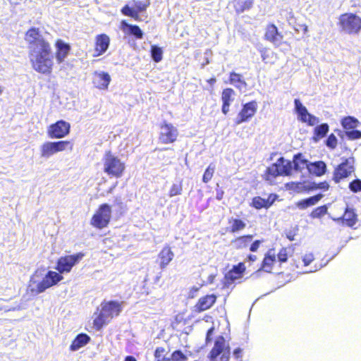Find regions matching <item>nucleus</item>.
I'll use <instances>...</instances> for the list:
<instances>
[{
    "label": "nucleus",
    "instance_id": "nucleus-45",
    "mask_svg": "<svg viewBox=\"0 0 361 361\" xmlns=\"http://www.w3.org/2000/svg\"><path fill=\"white\" fill-rule=\"evenodd\" d=\"M348 189L353 193L361 192V179L355 178L349 182Z\"/></svg>",
    "mask_w": 361,
    "mask_h": 361
},
{
    "label": "nucleus",
    "instance_id": "nucleus-4",
    "mask_svg": "<svg viewBox=\"0 0 361 361\" xmlns=\"http://www.w3.org/2000/svg\"><path fill=\"white\" fill-rule=\"evenodd\" d=\"M126 164L111 150H106L103 157V171L110 177L116 178L123 176Z\"/></svg>",
    "mask_w": 361,
    "mask_h": 361
},
{
    "label": "nucleus",
    "instance_id": "nucleus-22",
    "mask_svg": "<svg viewBox=\"0 0 361 361\" xmlns=\"http://www.w3.org/2000/svg\"><path fill=\"white\" fill-rule=\"evenodd\" d=\"M216 299L215 294H208L200 298L194 306L195 312L200 313L210 309L216 303Z\"/></svg>",
    "mask_w": 361,
    "mask_h": 361
},
{
    "label": "nucleus",
    "instance_id": "nucleus-1",
    "mask_svg": "<svg viewBox=\"0 0 361 361\" xmlns=\"http://www.w3.org/2000/svg\"><path fill=\"white\" fill-rule=\"evenodd\" d=\"M26 36L32 68L39 73L51 75L54 66V54L50 43L40 34L39 28L29 29Z\"/></svg>",
    "mask_w": 361,
    "mask_h": 361
},
{
    "label": "nucleus",
    "instance_id": "nucleus-7",
    "mask_svg": "<svg viewBox=\"0 0 361 361\" xmlns=\"http://www.w3.org/2000/svg\"><path fill=\"white\" fill-rule=\"evenodd\" d=\"M230 354V347L226 345L225 338L219 336L208 354V358L209 361H229Z\"/></svg>",
    "mask_w": 361,
    "mask_h": 361
},
{
    "label": "nucleus",
    "instance_id": "nucleus-44",
    "mask_svg": "<svg viewBox=\"0 0 361 361\" xmlns=\"http://www.w3.org/2000/svg\"><path fill=\"white\" fill-rule=\"evenodd\" d=\"M327 213V207L322 205L314 209L310 213V216L312 219H319L324 216Z\"/></svg>",
    "mask_w": 361,
    "mask_h": 361
},
{
    "label": "nucleus",
    "instance_id": "nucleus-14",
    "mask_svg": "<svg viewBox=\"0 0 361 361\" xmlns=\"http://www.w3.org/2000/svg\"><path fill=\"white\" fill-rule=\"evenodd\" d=\"M264 39L273 44L275 47L284 44L290 48V44L288 42H282L283 39V34L279 32L276 25L274 23H269L265 27Z\"/></svg>",
    "mask_w": 361,
    "mask_h": 361
},
{
    "label": "nucleus",
    "instance_id": "nucleus-30",
    "mask_svg": "<svg viewBox=\"0 0 361 361\" xmlns=\"http://www.w3.org/2000/svg\"><path fill=\"white\" fill-rule=\"evenodd\" d=\"M307 170L310 173L317 177H320L326 173V164L323 161L310 162L307 166Z\"/></svg>",
    "mask_w": 361,
    "mask_h": 361
},
{
    "label": "nucleus",
    "instance_id": "nucleus-46",
    "mask_svg": "<svg viewBox=\"0 0 361 361\" xmlns=\"http://www.w3.org/2000/svg\"><path fill=\"white\" fill-rule=\"evenodd\" d=\"M183 191V185L181 182L173 183L169 191V196L170 197L179 195L182 193Z\"/></svg>",
    "mask_w": 361,
    "mask_h": 361
},
{
    "label": "nucleus",
    "instance_id": "nucleus-12",
    "mask_svg": "<svg viewBox=\"0 0 361 361\" xmlns=\"http://www.w3.org/2000/svg\"><path fill=\"white\" fill-rule=\"evenodd\" d=\"M159 142L164 145L172 144L178 140V130L171 123L164 121L159 126Z\"/></svg>",
    "mask_w": 361,
    "mask_h": 361
},
{
    "label": "nucleus",
    "instance_id": "nucleus-2",
    "mask_svg": "<svg viewBox=\"0 0 361 361\" xmlns=\"http://www.w3.org/2000/svg\"><path fill=\"white\" fill-rule=\"evenodd\" d=\"M293 172L292 162L284 157H279L275 163L267 167L262 177L269 185L277 183L276 178L279 176H290Z\"/></svg>",
    "mask_w": 361,
    "mask_h": 361
},
{
    "label": "nucleus",
    "instance_id": "nucleus-52",
    "mask_svg": "<svg viewBox=\"0 0 361 361\" xmlns=\"http://www.w3.org/2000/svg\"><path fill=\"white\" fill-rule=\"evenodd\" d=\"M348 137L350 140H357L361 138V131L353 129L350 131L346 132Z\"/></svg>",
    "mask_w": 361,
    "mask_h": 361
},
{
    "label": "nucleus",
    "instance_id": "nucleus-59",
    "mask_svg": "<svg viewBox=\"0 0 361 361\" xmlns=\"http://www.w3.org/2000/svg\"><path fill=\"white\" fill-rule=\"evenodd\" d=\"M124 361H137V360L133 356L128 355L125 357Z\"/></svg>",
    "mask_w": 361,
    "mask_h": 361
},
{
    "label": "nucleus",
    "instance_id": "nucleus-19",
    "mask_svg": "<svg viewBox=\"0 0 361 361\" xmlns=\"http://www.w3.org/2000/svg\"><path fill=\"white\" fill-rule=\"evenodd\" d=\"M110 37L105 33L96 35L94 44V57L103 55L109 49Z\"/></svg>",
    "mask_w": 361,
    "mask_h": 361
},
{
    "label": "nucleus",
    "instance_id": "nucleus-23",
    "mask_svg": "<svg viewBox=\"0 0 361 361\" xmlns=\"http://www.w3.org/2000/svg\"><path fill=\"white\" fill-rule=\"evenodd\" d=\"M277 198L278 195L274 193L269 194L267 199H264L260 196H255L252 199L250 205L258 210L263 208L268 209L273 205Z\"/></svg>",
    "mask_w": 361,
    "mask_h": 361
},
{
    "label": "nucleus",
    "instance_id": "nucleus-43",
    "mask_svg": "<svg viewBox=\"0 0 361 361\" xmlns=\"http://www.w3.org/2000/svg\"><path fill=\"white\" fill-rule=\"evenodd\" d=\"M215 166L213 164H210L205 169L202 176V182L204 183H209L213 178L215 172Z\"/></svg>",
    "mask_w": 361,
    "mask_h": 361
},
{
    "label": "nucleus",
    "instance_id": "nucleus-53",
    "mask_svg": "<svg viewBox=\"0 0 361 361\" xmlns=\"http://www.w3.org/2000/svg\"><path fill=\"white\" fill-rule=\"evenodd\" d=\"M214 326H212L211 328H209L207 330V334H206V338H205V343L207 344L211 343V341H212V334L214 333Z\"/></svg>",
    "mask_w": 361,
    "mask_h": 361
},
{
    "label": "nucleus",
    "instance_id": "nucleus-3",
    "mask_svg": "<svg viewBox=\"0 0 361 361\" xmlns=\"http://www.w3.org/2000/svg\"><path fill=\"white\" fill-rule=\"evenodd\" d=\"M122 310V305L118 301L110 300L102 302L101 309L98 313H95L93 325L96 330H101L105 325L114 317L119 315Z\"/></svg>",
    "mask_w": 361,
    "mask_h": 361
},
{
    "label": "nucleus",
    "instance_id": "nucleus-56",
    "mask_svg": "<svg viewBox=\"0 0 361 361\" xmlns=\"http://www.w3.org/2000/svg\"><path fill=\"white\" fill-rule=\"evenodd\" d=\"M224 196V191L221 188H217L216 190V199L218 200H221Z\"/></svg>",
    "mask_w": 361,
    "mask_h": 361
},
{
    "label": "nucleus",
    "instance_id": "nucleus-58",
    "mask_svg": "<svg viewBox=\"0 0 361 361\" xmlns=\"http://www.w3.org/2000/svg\"><path fill=\"white\" fill-rule=\"evenodd\" d=\"M216 81V79L215 77H212L210 78L209 79H208L207 80V82L210 85H213Z\"/></svg>",
    "mask_w": 361,
    "mask_h": 361
},
{
    "label": "nucleus",
    "instance_id": "nucleus-26",
    "mask_svg": "<svg viewBox=\"0 0 361 361\" xmlns=\"http://www.w3.org/2000/svg\"><path fill=\"white\" fill-rule=\"evenodd\" d=\"M92 83L97 89L105 90L108 89L111 82V77L106 72H94L93 74Z\"/></svg>",
    "mask_w": 361,
    "mask_h": 361
},
{
    "label": "nucleus",
    "instance_id": "nucleus-34",
    "mask_svg": "<svg viewBox=\"0 0 361 361\" xmlns=\"http://www.w3.org/2000/svg\"><path fill=\"white\" fill-rule=\"evenodd\" d=\"M228 82L239 90L247 87V82L243 78L242 75L234 71L230 73Z\"/></svg>",
    "mask_w": 361,
    "mask_h": 361
},
{
    "label": "nucleus",
    "instance_id": "nucleus-41",
    "mask_svg": "<svg viewBox=\"0 0 361 361\" xmlns=\"http://www.w3.org/2000/svg\"><path fill=\"white\" fill-rule=\"evenodd\" d=\"M330 188V185L328 181L324 180L319 183L310 182L308 181V192L317 190H321L322 191H327Z\"/></svg>",
    "mask_w": 361,
    "mask_h": 361
},
{
    "label": "nucleus",
    "instance_id": "nucleus-32",
    "mask_svg": "<svg viewBox=\"0 0 361 361\" xmlns=\"http://www.w3.org/2000/svg\"><path fill=\"white\" fill-rule=\"evenodd\" d=\"M322 194H317L314 196L301 200L296 202V206L300 209H305L315 205L322 197Z\"/></svg>",
    "mask_w": 361,
    "mask_h": 361
},
{
    "label": "nucleus",
    "instance_id": "nucleus-51",
    "mask_svg": "<svg viewBox=\"0 0 361 361\" xmlns=\"http://www.w3.org/2000/svg\"><path fill=\"white\" fill-rule=\"evenodd\" d=\"M314 260V257L312 253H306L302 257L303 265L307 267L310 265Z\"/></svg>",
    "mask_w": 361,
    "mask_h": 361
},
{
    "label": "nucleus",
    "instance_id": "nucleus-29",
    "mask_svg": "<svg viewBox=\"0 0 361 361\" xmlns=\"http://www.w3.org/2000/svg\"><path fill=\"white\" fill-rule=\"evenodd\" d=\"M228 227L227 231L231 233H236L243 231L246 228L245 221L240 218L231 217L228 219Z\"/></svg>",
    "mask_w": 361,
    "mask_h": 361
},
{
    "label": "nucleus",
    "instance_id": "nucleus-15",
    "mask_svg": "<svg viewBox=\"0 0 361 361\" xmlns=\"http://www.w3.org/2000/svg\"><path fill=\"white\" fill-rule=\"evenodd\" d=\"M257 111V102L255 100L244 104L235 119V124L240 125L243 123L248 122L255 115Z\"/></svg>",
    "mask_w": 361,
    "mask_h": 361
},
{
    "label": "nucleus",
    "instance_id": "nucleus-5",
    "mask_svg": "<svg viewBox=\"0 0 361 361\" xmlns=\"http://www.w3.org/2000/svg\"><path fill=\"white\" fill-rule=\"evenodd\" d=\"M338 26L348 35H358L361 32V17L353 13H344L338 18Z\"/></svg>",
    "mask_w": 361,
    "mask_h": 361
},
{
    "label": "nucleus",
    "instance_id": "nucleus-18",
    "mask_svg": "<svg viewBox=\"0 0 361 361\" xmlns=\"http://www.w3.org/2000/svg\"><path fill=\"white\" fill-rule=\"evenodd\" d=\"M294 104L298 118L302 122L307 123L309 126H314L318 122L317 118L308 113L306 107L302 105L298 99L294 100Z\"/></svg>",
    "mask_w": 361,
    "mask_h": 361
},
{
    "label": "nucleus",
    "instance_id": "nucleus-61",
    "mask_svg": "<svg viewBox=\"0 0 361 361\" xmlns=\"http://www.w3.org/2000/svg\"><path fill=\"white\" fill-rule=\"evenodd\" d=\"M288 238H289L290 240H293V238L291 237V236H289Z\"/></svg>",
    "mask_w": 361,
    "mask_h": 361
},
{
    "label": "nucleus",
    "instance_id": "nucleus-8",
    "mask_svg": "<svg viewBox=\"0 0 361 361\" xmlns=\"http://www.w3.org/2000/svg\"><path fill=\"white\" fill-rule=\"evenodd\" d=\"M73 142L71 140H59L55 142H46L40 147V155L43 158H49L54 154L65 150L72 151Z\"/></svg>",
    "mask_w": 361,
    "mask_h": 361
},
{
    "label": "nucleus",
    "instance_id": "nucleus-33",
    "mask_svg": "<svg viewBox=\"0 0 361 361\" xmlns=\"http://www.w3.org/2000/svg\"><path fill=\"white\" fill-rule=\"evenodd\" d=\"M286 188L298 193L308 192V181L288 182L285 185Z\"/></svg>",
    "mask_w": 361,
    "mask_h": 361
},
{
    "label": "nucleus",
    "instance_id": "nucleus-28",
    "mask_svg": "<svg viewBox=\"0 0 361 361\" xmlns=\"http://www.w3.org/2000/svg\"><path fill=\"white\" fill-rule=\"evenodd\" d=\"M234 90L231 87L225 88L221 92L222 107L221 111L224 115H226L230 109L231 102L233 101Z\"/></svg>",
    "mask_w": 361,
    "mask_h": 361
},
{
    "label": "nucleus",
    "instance_id": "nucleus-25",
    "mask_svg": "<svg viewBox=\"0 0 361 361\" xmlns=\"http://www.w3.org/2000/svg\"><path fill=\"white\" fill-rule=\"evenodd\" d=\"M56 52L55 56L59 63L64 62L69 54L71 47L69 44L64 42L62 39H58L55 42Z\"/></svg>",
    "mask_w": 361,
    "mask_h": 361
},
{
    "label": "nucleus",
    "instance_id": "nucleus-16",
    "mask_svg": "<svg viewBox=\"0 0 361 361\" xmlns=\"http://www.w3.org/2000/svg\"><path fill=\"white\" fill-rule=\"evenodd\" d=\"M63 276L59 271H49L42 280L37 283L36 292L40 293L62 281Z\"/></svg>",
    "mask_w": 361,
    "mask_h": 361
},
{
    "label": "nucleus",
    "instance_id": "nucleus-55",
    "mask_svg": "<svg viewBox=\"0 0 361 361\" xmlns=\"http://www.w3.org/2000/svg\"><path fill=\"white\" fill-rule=\"evenodd\" d=\"M233 355L235 357V359L240 360L242 357L243 355V349L240 348H237L233 350Z\"/></svg>",
    "mask_w": 361,
    "mask_h": 361
},
{
    "label": "nucleus",
    "instance_id": "nucleus-9",
    "mask_svg": "<svg viewBox=\"0 0 361 361\" xmlns=\"http://www.w3.org/2000/svg\"><path fill=\"white\" fill-rule=\"evenodd\" d=\"M355 171V159L353 157L343 158L342 161L334 170L332 180L335 183H339L341 180L351 176Z\"/></svg>",
    "mask_w": 361,
    "mask_h": 361
},
{
    "label": "nucleus",
    "instance_id": "nucleus-38",
    "mask_svg": "<svg viewBox=\"0 0 361 361\" xmlns=\"http://www.w3.org/2000/svg\"><path fill=\"white\" fill-rule=\"evenodd\" d=\"M329 126L327 123H322L314 129L313 140L314 141H319L322 138L324 137L329 132Z\"/></svg>",
    "mask_w": 361,
    "mask_h": 361
},
{
    "label": "nucleus",
    "instance_id": "nucleus-42",
    "mask_svg": "<svg viewBox=\"0 0 361 361\" xmlns=\"http://www.w3.org/2000/svg\"><path fill=\"white\" fill-rule=\"evenodd\" d=\"M151 57L156 63H159L162 60L163 51L161 48L157 45H152L150 48Z\"/></svg>",
    "mask_w": 361,
    "mask_h": 361
},
{
    "label": "nucleus",
    "instance_id": "nucleus-24",
    "mask_svg": "<svg viewBox=\"0 0 361 361\" xmlns=\"http://www.w3.org/2000/svg\"><path fill=\"white\" fill-rule=\"evenodd\" d=\"M174 253L169 245H164L157 255V262L161 269H164L171 262Z\"/></svg>",
    "mask_w": 361,
    "mask_h": 361
},
{
    "label": "nucleus",
    "instance_id": "nucleus-37",
    "mask_svg": "<svg viewBox=\"0 0 361 361\" xmlns=\"http://www.w3.org/2000/svg\"><path fill=\"white\" fill-rule=\"evenodd\" d=\"M291 162L293 169L296 171H301L305 168L307 169V166L310 164L307 159L302 158L301 153L295 154Z\"/></svg>",
    "mask_w": 361,
    "mask_h": 361
},
{
    "label": "nucleus",
    "instance_id": "nucleus-47",
    "mask_svg": "<svg viewBox=\"0 0 361 361\" xmlns=\"http://www.w3.org/2000/svg\"><path fill=\"white\" fill-rule=\"evenodd\" d=\"M166 352L164 347H157L154 351V357L156 361H170L171 357H166L163 354Z\"/></svg>",
    "mask_w": 361,
    "mask_h": 361
},
{
    "label": "nucleus",
    "instance_id": "nucleus-20",
    "mask_svg": "<svg viewBox=\"0 0 361 361\" xmlns=\"http://www.w3.org/2000/svg\"><path fill=\"white\" fill-rule=\"evenodd\" d=\"M246 267L244 262H239L238 264L233 266L224 276L225 283L227 285L233 283L236 280L240 279L245 272Z\"/></svg>",
    "mask_w": 361,
    "mask_h": 361
},
{
    "label": "nucleus",
    "instance_id": "nucleus-27",
    "mask_svg": "<svg viewBox=\"0 0 361 361\" xmlns=\"http://www.w3.org/2000/svg\"><path fill=\"white\" fill-rule=\"evenodd\" d=\"M276 262V255L274 250H269L264 255L259 268L257 271H264L271 273L274 265Z\"/></svg>",
    "mask_w": 361,
    "mask_h": 361
},
{
    "label": "nucleus",
    "instance_id": "nucleus-35",
    "mask_svg": "<svg viewBox=\"0 0 361 361\" xmlns=\"http://www.w3.org/2000/svg\"><path fill=\"white\" fill-rule=\"evenodd\" d=\"M262 60L265 63L274 64L279 59L278 55L270 49L264 47L259 50Z\"/></svg>",
    "mask_w": 361,
    "mask_h": 361
},
{
    "label": "nucleus",
    "instance_id": "nucleus-48",
    "mask_svg": "<svg viewBox=\"0 0 361 361\" xmlns=\"http://www.w3.org/2000/svg\"><path fill=\"white\" fill-rule=\"evenodd\" d=\"M171 361H187L188 357L180 350H174L171 355Z\"/></svg>",
    "mask_w": 361,
    "mask_h": 361
},
{
    "label": "nucleus",
    "instance_id": "nucleus-36",
    "mask_svg": "<svg viewBox=\"0 0 361 361\" xmlns=\"http://www.w3.org/2000/svg\"><path fill=\"white\" fill-rule=\"evenodd\" d=\"M254 4V0H233V8L239 14L250 10Z\"/></svg>",
    "mask_w": 361,
    "mask_h": 361
},
{
    "label": "nucleus",
    "instance_id": "nucleus-54",
    "mask_svg": "<svg viewBox=\"0 0 361 361\" xmlns=\"http://www.w3.org/2000/svg\"><path fill=\"white\" fill-rule=\"evenodd\" d=\"M296 32L302 31L305 34L308 32V27L305 24H298L294 27Z\"/></svg>",
    "mask_w": 361,
    "mask_h": 361
},
{
    "label": "nucleus",
    "instance_id": "nucleus-13",
    "mask_svg": "<svg viewBox=\"0 0 361 361\" xmlns=\"http://www.w3.org/2000/svg\"><path fill=\"white\" fill-rule=\"evenodd\" d=\"M71 131V124L63 120H59L47 128V135L52 139H61L67 136Z\"/></svg>",
    "mask_w": 361,
    "mask_h": 361
},
{
    "label": "nucleus",
    "instance_id": "nucleus-40",
    "mask_svg": "<svg viewBox=\"0 0 361 361\" xmlns=\"http://www.w3.org/2000/svg\"><path fill=\"white\" fill-rule=\"evenodd\" d=\"M122 25L123 27H128V33L129 35L134 36L136 39H142L143 37V32L138 25L128 24L125 21L122 22Z\"/></svg>",
    "mask_w": 361,
    "mask_h": 361
},
{
    "label": "nucleus",
    "instance_id": "nucleus-6",
    "mask_svg": "<svg viewBox=\"0 0 361 361\" xmlns=\"http://www.w3.org/2000/svg\"><path fill=\"white\" fill-rule=\"evenodd\" d=\"M111 207L107 203L101 204L92 216L90 225L99 230L106 228L111 222Z\"/></svg>",
    "mask_w": 361,
    "mask_h": 361
},
{
    "label": "nucleus",
    "instance_id": "nucleus-17",
    "mask_svg": "<svg viewBox=\"0 0 361 361\" xmlns=\"http://www.w3.org/2000/svg\"><path fill=\"white\" fill-rule=\"evenodd\" d=\"M150 5V1L146 0L145 1H135V8H130L128 5H125L121 8V13L126 16L131 17L135 20H140L139 13L146 11Z\"/></svg>",
    "mask_w": 361,
    "mask_h": 361
},
{
    "label": "nucleus",
    "instance_id": "nucleus-60",
    "mask_svg": "<svg viewBox=\"0 0 361 361\" xmlns=\"http://www.w3.org/2000/svg\"><path fill=\"white\" fill-rule=\"evenodd\" d=\"M3 92V87L0 85V94Z\"/></svg>",
    "mask_w": 361,
    "mask_h": 361
},
{
    "label": "nucleus",
    "instance_id": "nucleus-49",
    "mask_svg": "<svg viewBox=\"0 0 361 361\" xmlns=\"http://www.w3.org/2000/svg\"><path fill=\"white\" fill-rule=\"evenodd\" d=\"M338 145V140L336 137V135L333 133L330 134L326 140V145L331 149H334L337 147Z\"/></svg>",
    "mask_w": 361,
    "mask_h": 361
},
{
    "label": "nucleus",
    "instance_id": "nucleus-50",
    "mask_svg": "<svg viewBox=\"0 0 361 361\" xmlns=\"http://www.w3.org/2000/svg\"><path fill=\"white\" fill-rule=\"evenodd\" d=\"M277 259L279 262L283 263L286 262L288 259L287 249L286 247H282L280 249L277 254Z\"/></svg>",
    "mask_w": 361,
    "mask_h": 361
},
{
    "label": "nucleus",
    "instance_id": "nucleus-39",
    "mask_svg": "<svg viewBox=\"0 0 361 361\" xmlns=\"http://www.w3.org/2000/svg\"><path fill=\"white\" fill-rule=\"evenodd\" d=\"M341 123L345 130H351L358 126L359 121L353 116H348L341 119Z\"/></svg>",
    "mask_w": 361,
    "mask_h": 361
},
{
    "label": "nucleus",
    "instance_id": "nucleus-31",
    "mask_svg": "<svg viewBox=\"0 0 361 361\" xmlns=\"http://www.w3.org/2000/svg\"><path fill=\"white\" fill-rule=\"evenodd\" d=\"M90 341V337L87 334L84 333L79 334L71 342L70 350L72 351L78 350L87 345Z\"/></svg>",
    "mask_w": 361,
    "mask_h": 361
},
{
    "label": "nucleus",
    "instance_id": "nucleus-10",
    "mask_svg": "<svg viewBox=\"0 0 361 361\" xmlns=\"http://www.w3.org/2000/svg\"><path fill=\"white\" fill-rule=\"evenodd\" d=\"M84 256L85 254L81 252L61 256L57 259L55 269L61 274L70 273L73 267L77 265Z\"/></svg>",
    "mask_w": 361,
    "mask_h": 361
},
{
    "label": "nucleus",
    "instance_id": "nucleus-57",
    "mask_svg": "<svg viewBox=\"0 0 361 361\" xmlns=\"http://www.w3.org/2000/svg\"><path fill=\"white\" fill-rule=\"evenodd\" d=\"M257 260V255H253V254L247 255L246 258H245V261L246 262H256Z\"/></svg>",
    "mask_w": 361,
    "mask_h": 361
},
{
    "label": "nucleus",
    "instance_id": "nucleus-11",
    "mask_svg": "<svg viewBox=\"0 0 361 361\" xmlns=\"http://www.w3.org/2000/svg\"><path fill=\"white\" fill-rule=\"evenodd\" d=\"M253 235L246 234L237 236L231 240V245L235 250H242L249 249L251 252H256L264 242L263 240L252 241Z\"/></svg>",
    "mask_w": 361,
    "mask_h": 361
},
{
    "label": "nucleus",
    "instance_id": "nucleus-21",
    "mask_svg": "<svg viewBox=\"0 0 361 361\" xmlns=\"http://www.w3.org/2000/svg\"><path fill=\"white\" fill-rule=\"evenodd\" d=\"M334 220L341 222L343 225L353 228L358 221V216L354 208L347 207L343 215Z\"/></svg>",
    "mask_w": 361,
    "mask_h": 361
}]
</instances>
